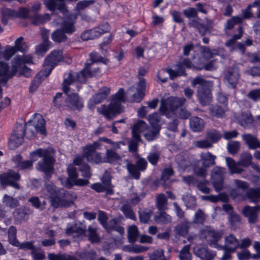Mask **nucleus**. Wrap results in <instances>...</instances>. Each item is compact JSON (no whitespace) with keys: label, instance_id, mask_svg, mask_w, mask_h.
Here are the masks:
<instances>
[{"label":"nucleus","instance_id":"obj_8","mask_svg":"<svg viewBox=\"0 0 260 260\" xmlns=\"http://www.w3.org/2000/svg\"><path fill=\"white\" fill-rule=\"evenodd\" d=\"M135 157L137 159L135 164L131 162L127 163L126 169L133 178L138 180L141 176L140 172L146 170L148 163L144 158L141 157L137 153L135 154Z\"/></svg>","mask_w":260,"mask_h":260},{"label":"nucleus","instance_id":"obj_25","mask_svg":"<svg viewBox=\"0 0 260 260\" xmlns=\"http://www.w3.org/2000/svg\"><path fill=\"white\" fill-rule=\"evenodd\" d=\"M44 4L50 11L54 12L58 10L61 12L64 11V0H43Z\"/></svg>","mask_w":260,"mask_h":260},{"label":"nucleus","instance_id":"obj_36","mask_svg":"<svg viewBox=\"0 0 260 260\" xmlns=\"http://www.w3.org/2000/svg\"><path fill=\"white\" fill-rule=\"evenodd\" d=\"M43 42L41 44L36 46V52L38 55L45 54L49 49L51 42L48 40V37L45 35L42 36Z\"/></svg>","mask_w":260,"mask_h":260},{"label":"nucleus","instance_id":"obj_46","mask_svg":"<svg viewBox=\"0 0 260 260\" xmlns=\"http://www.w3.org/2000/svg\"><path fill=\"white\" fill-rule=\"evenodd\" d=\"M139 232L137 227L135 225L129 226L127 232V238L131 243H135L138 236Z\"/></svg>","mask_w":260,"mask_h":260},{"label":"nucleus","instance_id":"obj_14","mask_svg":"<svg viewBox=\"0 0 260 260\" xmlns=\"http://www.w3.org/2000/svg\"><path fill=\"white\" fill-rule=\"evenodd\" d=\"M24 127L22 124L17 126L10 138L9 146L11 149H14L22 144L25 131Z\"/></svg>","mask_w":260,"mask_h":260},{"label":"nucleus","instance_id":"obj_5","mask_svg":"<svg viewBox=\"0 0 260 260\" xmlns=\"http://www.w3.org/2000/svg\"><path fill=\"white\" fill-rule=\"evenodd\" d=\"M45 190L47 192V195L51 199V205L55 208L69 207L73 204V200L77 197L76 195L67 191L63 193L62 198L57 196L56 187L52 184H46Z\"/></svg>","mask_w":260,"mask_h":260},{"label":"nucleus","instance_id":"obj_6","mask_svg":"<svg viewBox=\"0 0 260 260\" xmlns=\"http://www.w3.org/2000/svg\"><path fill=\"white\" fill-rule=\"evenodd\" d=\"M65 93L67 96L64 100V104H61L62 93L58 92L56 94L53 100V102L55 106L60 109L66 108L73 110L80 111L83 108V101L78 93L70 94L69 92Z\"/></svg>","mask_w":260,"mask_h":260},{"label":"nucleus","instance_id":"obj_3","mask_svg":"<svg viewBox=\"0 0 260 260\" xmlns=\"http://www.w3.org/2000/svg\"><path fill=\"white\" fill-rule=\"evenodd\" d=\"M192 87H197V96L203 106L209 104L212 99V84L201 76H196L191 81Z\"/></svg>","mask_w":260,"mask_h":260},{"label":"nucleus","instance_id":"obj_32","mask_svg":"<svg viewBox=\"0 0 260 260\" xmlns=\"http://www.w3.org/2000/svg\"><path fill=\"white\" fill-rule=\"evenodd\" d=\"M216 158V156L210 152L203 154L201 157L203 167L207 168L214 166Z\"/></svg>","mask_w":260,"mask_h":260},{"label":"nucleus","instance_id":"obj_18","mask_svg":"<svg viewBox=\"0 0 260 260\" xmlns=\"http://www.w3.org/2000/svg\"><path fill=\"white\" fill-rule=\"evenodd\" d=\"M194 254L202 260H212L215 254L207 246L199 244L193 248Z\"/></svg>","mask_w":260,"mask_h":260},{"label":"nucleus","instance_id":"obj_54","mask_svg":"<svg viewBox=\"0 0 260 260\" xmlns=\"http://www.w3.org/2000/svg\"><path fill=\"white\" fill-rule=\"evenodd\" d=\"M221 133L216 129L207 133V138L212 143H215L218 142L221 138Z\"/></svg>","mask_w":260,"mask_h":260},{"label":"nucleus","instance_id":"obj_30","mask_svg":"<svg viewBox=\"0 0 260 260\" xmlns=\"http://www.w3.org/2000/svg\"><path fill=\"white\" fill-rule=\"evenodd\" d=\"M243 139L248 146L250 149H255L260 148V142L257 138L253 137L250 134L243 135Z\"/></svg>","mask_w":260,"mask_h":260},{"label":"nucleus","instance_id":"obj_63","mask_svg":"<svg viewBox=\"0 0 260 260\" xmlns=\"http://www.w3.org/2000/svg\"><path fill=\"white\" fill-rule=\"evenodd\" d=\"M237 256L239 260H249L250 259H253L252 254H251L250 251L247 249L238 252Z\"/></svg>","mask_w":260,"mask_h":260},{"label":"nucleus","instance_id":"obj_45","mask_svg":"<svg viewBox=\"0 0 260 260\" xmlns=\"http://www.w3.org/2000/svg\"><path fill=\"white\" fill-rule=\"evenodd\" d=\"M200 50L203 56L207 59H210L215 56L218 55V52L217 50H211L207 46H201L200 47Z\"/></svg>","mask_w":260,"mask_h":260},{"label":"nucleus","instance_id":"obj_62","mask_svg":"<svg viewBox=\"0 0 260 260\" xmlns=\"http://www.w3.org/2000/svg\"><path fill=\"white\" fill-rule=\"evenodd\" d=\"M252 7L253 6H251V4H249L246 8L242 10V16H241V18L242 19V23L244 19H249L253 17V13L251 11Z\"/></svg>","mask_w":260,"mask_h":260},{"label":"nucleus","instance_id":"obj_17","mask_svg":"<svg viewBox=\"0 0 260 260\" xmlns=\"http://www.w3.org/2000/svg\"><path fill=\"white\" fill-rule=\"evenodd\" d=\"M260 210V205H256L253 207L249 205L245 206L242 210V214L248 218L249 223H255L258 219V211Z\"/></svg>","mask_w":260,"mask_h":260},{"label":"nucleus","instance_id":"obj_41","mask_svg":"<svg viewBox=\"0 0 260 260\" xmlns=\"http://www.w3.org/2000/svg\"><path fill=\"white\" fill-rule=\"evenodd\" d=\"M98 219L108 233H112L114 231V224L112 223L111 224L107 223V217L104 212L99 211Z\"/></svg>","mask_w":260,"mask_h":260},{"label":"nucleus","instance_id":"obj_24","mask_svg":"<svg viewBox=\"0 0 260 260\" xmlns=\"http://www.w3.org/2000/svg\"><path fill=\"white\" fill-rule=\"evenodd\" d=\"M76 21L71 17H66L63 18L62 22L60 23V29L68 34H72L76 30L75 26Z\"/></svg>","mask_w":260,"mask_h":260},{"label":"nucleus","instance_id":"obj_44","mask_svg":"<svg viewBox=\"0 0 260 260\" xmlns=\"http://www.w3.org/2000/svg\"><path fill=\"white\" fill-rule=\"evenodd\" d=\"M3 203L10 208H14L19 205V201L7 194H5L2 200Z\"/></svg>","mask_w":260,"mask_h":260},{"label":"nucleus","instance_id":"obj_55","mask_svg":"<svg viewBox=\"0 0 260 260\" xmlns=\"http://www.w3.org/2000/svg\"><path fill=\"white\" fill-rule=\"evenodd\" d=\"M155 219L158 223L166 224L171 222V217L165 212H161L158 215L156 216Z\"/></svg>","mask_w":260,"mask_h":260},{"label":"nucleus","instance_id":"obj_33","mask_svg":"<svg viewBox=\"0 0 260 260\" xmlns=\"http://www.w3.org/2000/svg\"><path fill=\"white\" fill-rule=\"evenodd\" d=\"M190 126L194 132H201L204 126V121L197 116L191 117L190 119Z\"/></svg>","mask_w":260,"mask_h":260},{"label":"nucleus","instance_id":"obj_34","mask_svg":"<svg viewBox=\"0 0 260 260\" xmlns=\"http://www.w3.org/2000/svg\"><path fill=\"white\" fill-rule=\"evenodd\" d=\"M30 19L32 20V23L35 25L44 24L50 19V15L47 13L43 15L35 13L31 15Z\"/></svg>","mask_w":260,"mask_h":260},{"label":"nucleus","instance_id":"obj_22","mask_svg":"<svg viewBox=\"0 0 260 260\" xmlns=\"http://www.w3.org/2000/svg\"><path fill=\"white\" fill-rule=\"evenodd\" d=\"M26 63H32V57L30 55L16 56L11 61V64L13 65V71H15L16 73L18 69Z\"/></svg>","mask_w":260,"mask_h":260},{"label":"nucleus","instance_id":"obj_52","mask_svg":"<svg viewBox=\"0 0 260 260\" xmlns=\"http://www.w3.org/2000/svg\"><path fill=\"white\" fill-rule=\"evenodd\" d=\"M228 83L231 85L233 89H235L237 87L239 79V75L235 74L233 72H229L225 75Z\"/></svg>","mask_w":260,"mask_h":260},{"label":"nucleus","instance_id":"obj_58","mask_svg":"<svg viewBox=\"0 0 260 260\" xmlns=\"http://www.w3.org/2000/svg\"><path fill=\"white\" fill-rule=\"evenodd\" d=\"M31 255L35 260H43L45 258L44 252L39 247H35L31 251Z\"/></svg>","mask_w":260,"mask_h":260},{"label":"nucleus","instance_id":"obj_20","mask_svg":"<svg viewBox=\"0 0 260 260\" xmlns=\"http://www.w3.org/2000/svg\"><path fill=\"white\" fill-rule=\"evenodd\" d=\"M148 128L147 123L142 120H139L136 122L132 128V137L136 141H141L140 134Z\"/></svg>","mask_w":260,"mask_h":260},{"label":"nucleus","instance_id":"obj_10","mask_svg":"<svg viewBox=\"0 0 260 260\" xmlns=\"http://www.w3.org/2000/svg\"><path fill=\"white\" fill-rule=\"evenodd\" d=\"M110 30V26L108 23H104L93 29L84 31L81 35L83 41L92 40L100 37L103 34Z\"/></svg>","mask_w":260,"mask_h":260},{"label":"nucleus","instance_id":"obj_23","mask_svg":"<svg viewBox=\"0 0 260 260\" xmlns=\"http://www.w3.org/2000/svg\"><path fill=\"white\" fill-rule=\"evenodd\" d=\"M68 177L61 180L62 184L66 187L70 189L73 187L72 183L78 178V175L76 168L73 166L68 168Z\"/></svg>","mask_w":260,"mask_h":260},{"label":"nucleus","instance_id":"obj_1","mask_svg":"<svg viewBox=\"0 0 260 260\" xmlns=\"http://www.w3.org/2000/svg\"><path fill=\"white\" fill-rule=\"evenodd\" d=\"M30 156L31 160H22L17 167L18 170L30 169L32 167V162L37 159V158L36 157V156L43 157V160L39 161L38 162L37 169L44 173L45 178L49 180L52 173L53 164L55 161L50 152L47 149L39 148L32 152Z\"/></svg>","mask_w":260,"mask_h":260},{"label":"nucleus","instance_id":"obj_40","mask_svg":"<svg viewBox=\"0 0 260 260\" xmlns=\"http://www.w3.org/2000/svg\"><path fill=\"white\" fill-rule=\"evenodd\" d=\"M1 14L2 22L4 25H6L8 24L9 19L15 17L16 13L15 10H13L9 8H3L1 9Z\"/></svg>","mask_w":260,"mask_h":260},{"label":"nucleus","instance_id":"obj_50","mask_svg":"<svg viewBox=\"0 0 260 260\" xmlns=\"http://www.w3.org/2000/svg\"><path fill=\"white\" fill-rule=\"evenodd\" d=\"M160 153L159 151H153L149 153L147 159L152 166H156L160 160Z\"/></svg>","mask_w":260,"mask_h":260},{"label":"nucleus","instance_id":"obj_21","mask_svg":"<svg viewBox=\"0 0 260 260\" xmlns=\"http://www.w3.org/2000/svg\"><path fill=\"white\" fill-rule=\"evenodd\" d=\"M73 163L75 165L79 166V171L83 177L88 179L91 177L90 168L88 164L83 161V159L81 156H76L74 159Z\"/></svg>","mask_w":260,"mask_h":260},{"label":"nucleus","instance_id":"obj_39","mask_svg":"<svg viewBox=\"0 0 260 260\" xmlns=\"http://www.w3.org/2000/svg\"><path fill=\"white\" fill-rule=\"evenodd\" d=\"M66 32L62 29H57L52 32L51 35L52 40L56 43H62L66 42L68 37L66 35Z\"/></svg>","mask_w":260,"mask_h":260},{"label":"nucleus","instance_id":"obj_57","mask_svg":"<svg viewBox=\"0 0 260 260\" xmlns=\"http://www.w3.org/2000/svg\"><path fill=\"white\" fill-rule=\"evenodd\" d=\"M23 38L20 37L15 41V46L18 51L25 52L27 51L28 46L26 43L23 41Z\"/></svg>","mask_w":260,"mask_h":260},{"label":"nucleus","instance_id":"obj_47","mask_svg":"<svg viewBox=\"0 0 260 260\" xmlns=\"http://www.w3.org/2000/svg\"><path fill=\"white\" fill-rule=\"evenodd\" d=\"M49 260H79L77 257L66 254L50 253L48 255Z\"/></svg>","mask_w":260,"mask_h":260},{"label":"nucleus","instance_id":"obj_4","mask_svg":"<svg viewBox=\"0 0 260 260\" xmlns=\"http://www.w3.org/2000/svg\"><path fill=\"white\" fill-rule=\"evenodd\" d=\"M90 63L85 64L84 68L76 75V79L80 83H85L86 79L95 76L100 73L98 62H103L104 58L95 52L90 54Z\"/></svg>","mask_w":260,"mask_h":260},{"label":"nucleus","instance_id":"obj_7","mask_svg":"<svg viewBox=\"0 0 260 260\" xmlns=\"http://www.w3.org/2000/svg\"><path fill=\"white\" fill-rule=\"evenodd\" d=\"M186 99L177 97H171L167 99H162L159 108L160 114L169 117L171 114L174 113L176 110L182 107Z\"/></svg>","mask_w":260,"mask_h":260},{"label":"nucleus","instance_id":"obj_38","mask_svg":"<svg viewBox=\"0 0 260 260\" xmlns=\"http://www.w3.org/2000/svg\"><path fill=\"white\" fill-rule=\"evenodd\" d=\"M30 213L29 209L26 208H20L17 209L14 213L16 220L21 222L25 220L28 214Z\"/></svg>","mask_w":260,"mask_h":260},{"label":"nucleus","instance_id":"obj_61","mask_svg":"<svg viewBox=\"0 0 260 260\" xmlns=\"http://www.w3.org/2000/svg\"><path fill=\"white\" fill-rule=\"evenodd\" d=\"M88 232L89 233V240L92 242H98L99 238L96 233V229L90 225L88 228Z\"/></svg>","mask_w":260,"mask_h":260},{"label":"nucleus","instance_id":"obj_28","mask_svg":"<svg viewBox=\"0 0 260 260\" xmlns=\"http://www.w3.org/2000/svg\"><path fill=\"white\" fill-rule=\"evenodd\" d=\"M86 228L85 225L80 226L77 224L71 225L66 229V234L69 235H73L75 237H79L84 235L86 232Z\"/></svg>","mask_w":260,"mask_h":260},{"label":"nucleus","instance_id":"obj_12","mask_svg":"<svg viewBox=\"0 0 260 260\" xmlns=\"http://www.w3.org/2000/svg\"><path fill=\"white\" fill-rule=\"evenodd\" d=\"M63 60V52L61 50H54L44 60V66L48 69V75L59 62Z\"/></svg>","mask_w":260,"mask_h":260},{"label":"nucleus","instance_id":"obj_37","mask_svg":"<svg viewBox=\"0 0 260 260\" xmlns=\"http://www.w3.org/2000/svg\"><path fill=\"white\" fill-rule=\"evenodd\" d=\"M189 228V225L188 220L184 218L181 223L175 227V230L178 235L185 237L188 234Z\"/></svg>","mask_w":260,"mask_h":260},{"label":"nucleus","instance_id":"obj_42","mask_svg":"<svg viewBox=\"0 0 260 260\" xmlns=\"http://www.w3.org/2000/svg\"><path fill=\"white\" fill-rule=\"evenodd\" d=\"M225 243L229 248V250L235 251L239 246L238 240L233 234L227 236L225 239Z\"/></svg>","mask_w":260,"mask_h":260},{"label":"nucleus","instance_id":"obj_31","mask_svg":"<svg viewBox=\"0 0 260 260\" xmlns=\"http://www.w3.org/2000/svg\"><path fill=\"white\" fill-rule=\"evenodd\" d=\"M242 19L241 16H232L230 19H228L224 23V29L225 30H231L234 28L235 25L242 26Z\"/></svg>","mask_w":260,"mask_h":260},{"label":"nucleus","instance_id":"obj_60","mask_svg":"<svg viewBox=\"0 0 260 260\" xmlns=\"http://www.w3.org/2000/svg\"><path fill=\"white\" fill-rule=\"evenodd\" d=\"M16 14L15 15V17H20L22 18H30V16H31L30 11L29 10L25 8H20L18 9V11H15Z\"/></svg>","mask_w":260,"mask_h":260},{"label":"nucleus","instance_id":"obj_15","mask_svg":"<svg viewBox=\"0 0 260 260\" xmlns=\"http://www.w3.org/2000/svg\"><path fill=\"white\" fill-rule=\"evenodd\" d=\"M110 93V89L108 87H104L100 89L99 92L93 95L89 100L88 107L92 109L95 105L102 103L105 100Z\"/></svg>","mask_w":260,"mask_h":260},{"label":"nucleus","instance_id":"obj_27","mask_svg":"<svg viewBox=\"0 0 260 260\" xmlns=\"http://www.w3.org/2000/svg\"><path fill=\"white\" fill-rule=\"evenodd\" d=\"M113 96H111V101L108 105H103L98 108V111L103 114L107 119H111L114 117Z\"/></svg>","mask_w":260,"mask_h":260},{"label":"nucleus","instance_id":"obj_19","mask_svg":"<svg viewBox=\"0 0 260 260\" xmlns=\"http://www.w3.org/2000/svg\"><path fill=\"white\" fill-rule=\"evenodd\" d=\"M139 81L137 86V93L133 94V101L140 103L145 95L147 83L145 79L143 77H138Z\"/></svg>","mask_w":260,"mask_h":260},{"label":"nucleus","instance_id":"obj_26","mask_svg":"<svg viewBox=\"0 0 260 260\" xmlns=\"http://www.w3.org/2000/svg\"><path fill=\"white\" fill-rule=\"evenodd\" d=\"M34 116L35 117L32 122L36 132L41 135H45L46 128L44 119L40 114L36 113Z\"/></svg>","mask_w":260,"mask_h":260},{"label":"nucleus","instance_id":"obj_48","mask_svg":"<svg viewBox=\"0 0 260 260\" xmlns=\"http://www.w3.org/2000/svg\"><path fill=\"white\" fill-rule=\"evenodd\" d=\"M77 73H76L75 79L74 78L73 74L72 73H69L68 77L64 79L62 83V89L64 93L69 92V86L74 82L75 80L78 82L76 79V75ZM79 82H80L79 81Z\"/></svg>","mask_w":260,"mask_h":260},{"label":"nucleus","instance_id":"obj_16","mask_svg":"<svg viewBox=\"0 0 260 260\" xmlns=\"http://www.w3.org/2000/svg\"><path fill=\"white\" fill-rule=\"evenodd\" d=\"M12 65L11 70L8 63L0 60V83H6L15 74L16 72L13 71V65Z\"/></svg>","mask_w":260,"mask_h":260},{"label":"nucleus","instance_id":"obj_35","mask_svg":"<svg viewBox=\"0 0 260 260\" xmlns=\"http://www.w3.org/2000/svg\"><path fill=\"white\" fill-rule=\"evenodd\" d=\"M226 163L231 174H241L244 171L243 169L238 166L235 160L231 157L226 158Z\"/></svg>","mask_w":260,"mask_h":260},{"label":"nucleus","instance_id":"obj_43","mask_svg":"<svg viewBox=\"0 0 260 260\" xmlns=\"http://www.w3.org/2000/svg\"><path fill=\"white\" fill-rule=\"evenodd\" d=\"M246 197L250 200V202L257 203L260 199V192L257 188H251L246 192Z\"/></svg>","mask_w":260,"mask_h":260},{"label":"nucleus","instance_id":"obj_64","mask_svg":"<svg viewBox=\"0 0 260 260\" xmlns=\"http://www.w3.org/2000/svg\"><path fill=\"white\" fill-rule=\"evenodd\" d=\"M240 148V143L238 141H234L228 145V150L229 153L232 155L236 154Z\"/></svg>","mask_w":260,"mask_h":260},{"label":"nucleus","instance_id":"obj_53","mask_svg":"<svg viewBox=\"0 0 260 260\" xmlns=\"http://www.w3.org/2000/svg\"><path fill=\"white\" fill-rule=\"evenodd\" d=\"M237 31L238 34L234 35L232 38L226 42L225 45L226 46H230L233 45L236 40H239L242 38L244 32L243 26H238L237 28Z\"/></svg>","mask_w":260,"mask_h":260},{"label":"nucleus","instance_id":"obj_49","mask_svg":"<svg viewBox=\"0 0 260 260\" xmlns=\"http://www.w3.org/2000/svg\"><path fill=\"white\" fill-rule=\"evenodd\" d=\"M121 211L122 212L126 218L133 220H136V217L135 213L131 206L128 204H124L121 207Z\"/></svg>","mask_w":260,"mask_h":260},{"label":"nucleus","instance_id":"obj_11","mask_svg":"<svg viewBox=\"0 0 260 260\" xmlns=\"http://www.w3.org/2000/svg\"><path fill=\"white\" fill-rule=\"evenodd\" d=\"M201 235L208 243L210 246L217 247L218 242L222 237V234L218 231L209 226L201 232Z\"/></svg>","mask_w":260,"mask_h":260},{"label":"nucleus","instance_id":"obj_51","mask_svg":"<svg viewBox=\"0 0 260 260\" xmlns=\"http://www.w3.org/2000/svg\"><path fill=\"white\" fill-rule=\"evenodd\" d=\"M127 251L129 252L139 253L148 250V248L141 245L134 244L125 246Z\"/></svg>","mask_w":260,"mask_h":260},{"label":"nucleus","instance_id":"obj_56","mask_svg":"<svg viewBox=\"0 0 260 260\" xmlns=\"http://www.w3.org/2000/svg\"><path fill=\"white\" fill-rule=\"evenodd\" d=\"M15 53V50L14 47L10 46H7L5 49L1 52V58H4L6 60H9Z\"/></svg>","mask_w":260,"mask_h":260},{"label":"nucleus","instance_id":"obj_9","mask_svg":"<svg viewBox=\"0 0 260 260\" xmlns=\"http://www.w3.org/2000/svg\"><path fill=\"white\" fill-rule=\"evenodd\" d=\"M20 180V175L12 170L0 174V182L2 185H9L19 189L20 187L18 182Z\"/></svg>","mask_w":260,"mask_h":260},{"label":"nucleus","instance_id":"obj_59","mask_svg":"<svg viewBox=\"0 0 260 260\" xmlns=\"http://www.w3.org/2000/svg\"><path fill=\"white\" fill-rule=\"evenodd\" d=\"M213 187L216 192H219L223 188L224 178H213L212 182Z\"/></svg>","mask_w":260,"mask_h":260},{"label":"nucleus","instance_id":"obj_2","mask_svg":"<svg viewBox=\"0 0 260 260\" xmlns=\"http://www.w3.org/2000/svg\"><path fill=\"white\" fill-rule=\"evenodd\" d=\"M101 146V144L99 142L87 145L83 148V154L80 156L83 159L86 158L92 164L112 162L114 161V151L112 149L107 150L106 157H103L101 153L96 152L97 149H100Z\"/></svg>","mask_w":260,"mask_h":260},{"label":"nucleus","instance_id":"obj_29","mask_svg":"<svg viewBox=\"0 0 260 260\" xmlns=\"http://www.w3.org/2000/svg\"><path fill=\"white\" fill-rule=\"evenodd\" d=\"M225 111L217 104H212L209 108V113L213 117L222 118L225 116Z\"/></svg>","mask_w":260,"mask_h":260},{"label":"nucleus","instance_id":"obj_13","mask_svg":"<svg viewBox=\"0 0 260 260\" xmlns=\"http://www.w3.org/2000/svg\"><path fill=\"white\" fill-rule=\"evenodd\" d=\"M103 184L101 183H95L92 184L90 187L97 192H103L106 191L107 195L113 194V190L111 188V177L107 174L105 173L101 179Z\"/></svg>","mask_w":260,"mask_h":260}]
</instances>
